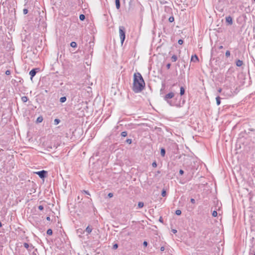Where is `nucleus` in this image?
Wrapping results in <instances>:
<instances>
[{
	"label": "nucleus",
	"instance_id": "obj_1",
	"mask_svg": "<svg viewBox=\"0 0 255 255\" xmlns=\"http://www.w3.org/2000/svg\"><path fill=\"white\" fill-rule=\"evenodd\" d=\"M145 83L141 75L137 72L134 74L132 90L135 93H139L143 90Z\"/></svg>",
	"mask_w": 255,
	"mask_h": 255
},
{
	"label": "nucleus",
	"instance_id": "obj_2",
	"mask_svg": "<svg viewBox=\"0 0 255 255\" xmlns=\"http://www.w3.org/2000/svg\"><path fill=\"white\" fill-rule=\"evenodd\" d=\"M125 33H126L125 28L123 26H120L119 27V35H120L122 44H123V42L125 39V37H126Z\"/></svg>",
	"mask_w": 255,
	"mask_h": 255
},
{
	"label": "nucleus",
	"instance_id": "obj_3",
	"mask_svg": "<svg viewBox=\"0 0 255 255\" xmlns=\"http://www.w3.org/2000/svg\"><path fill=\"white\" fill-rule=\"evenodd\" d=\"M44 147L47 149V151H51L53 149H56L57 147V144H42Z\"/></svg>",
	"mask_w": 255,
	"mask_h": 255
},
{
	"label": "nucleus",
	"instance_id": "obj_4",
	"mask_svg": "<svg viewBox=\"0 0 255 255\" xmlns=\"http://www.w3.org/2000/svg\"><path fill=\"white\" fill-rule=\"evenodd\" d=\"M35 173L38 175L41 178H44L46 177L47 172L45 170H41L36 172Z\"/></svg>",
	"mask_w": 255,
	"mask_h": 255
},
{
	"label": "nucleus",
	"instance_id": "obj_5",
	"mask_svg": "<svg viewBox=\"0 0 255 255\" xmlns=\"http://www.w3.org/2000/svg\"><path fill=\"white\" fill-rule=\"evenodd\" d=\"M174 93L173 92H170L165 96L164 99L167 101L168 99L172 98L174 97Z\"/></svg>",
	"mask_w": 255,
	"mask_h": 255
},
{
	"label": "nucleus",
	"instance_id": "obj_6",
	"mask_svg": "<svg viewBox=\"0 0 255 255\" xmlns=\"http://www.w3.org/2000/svg\"><path fill=\"white\" fill-rule=\"evenodd\" d=\"M226 21L230 25L233 24V19L231 16H229L226 17Z\"/></svg>",
	"mask_w": 255,
	"mask_h": 255
},
{
	"label": "nucleus",
	"instance_id": "obj_7",
	"mask_svg": "<svg viewBox=\"0 0 255 255\" xmlns=\"http://www.w3.org/2000/svg\"><path fill=\"white\" fill-rule=\"evenodd\" d=\"M36 71L35 69H33L31 70L29 72V75L31 76V79H32L36 74Z\"/></svg>",
	"mask_w": 255,
	"mask_h": 255
},
{
	"label": "nucleus",
	"instance_id": "obj_8",
	"mask_svg": "<svg viewBox=\"0 0 255 255\" xmlns=\"http://www.w3.org/2000/svg\"><path fill=\"white\" fill-rule=\"evenodd\" d=\"M199 59L198 56L196 55H194L192 56L191 57V61L193 62H197L198 61Z\"/></svg>",
	"mask_w": 255,
	"mask_h": 255
},
{
	"label": "nucleus",
	"instance_id": "obj_9",
	"mask_svg": "<svg viewBox=\"0 0 255 255\" xmlns=\"http://www.w3.org/2000/svg\"><path fill=\"white\" fill-rule=\"evenodd\" d=\"M236 64L238 67H241L243 65V62L241 60H238L236 62Z\"/></svg>",
	"mask_w": 255,
	"mask_h": 255
},
{
	"label": "nucleus",
	"instance_id": "obj_10",
	"mask_svg": "<svg viewBox=\"0 0 255 255\" xmlns=\"http://www.w3.org/2000/svg\"><path fill=\"white\" fill-rule=\"evenodd\" d=\"M116 8L119 9L120 8V0H115Z\"/></svg>",
	"mask_w": 255,
	"mask_h": 255
},
{
	"label": "nucleus",
	"instance_id": "obj_11",
	"mask_svg": "<svg viewBox=\"0 0 255 255\" xmlns=\"http://www.w3.org/2000/svg\"><path fill=\"white\" fill-rule=\"evenodd\" d=\"M160 154L161 156L164 157L165 155V150L163 148H161Z\"/></svg>",
	"mask_w": 255,
	"mask_h": 255
},
{
	"label": "nucleus",
	"instance_id": "obj_12",
	"mask_svg": "<svg viewBox=\"0 0 255 255\" xmlns=\"http://www.w3.org/2000/svg\"><path fill=\"white\" fill-rule=\"evenodd\" d=\"M92 228L90 227L89 226H88L86 229V232H87L88 234H90L92 232Z\"/></svg>",
	"mask_w": 255,
	"mask_h": 255
},
{
	"label": "nucleus",
	"instance_id": "obj_13",
	"mask_svg": "<svg viewBox=\"0 0 255 255\" xmlns=\"http://www.w3.org/2000/svg\"><path fill=\"white\" fill-rule=\"evenodd\" d=\"M184 93H185V89H184V87H180V95L182 96L184 94Z\"/></svg>",
	"mask_w": 255,
	"mask_h": 255
},
{
	"label": "nucleus",
	"instance_id": "obj_14",
	"mask_svg": "<svg viewBox=\"0 0 255 255\" xmlns=\"http://www.w3.org/2000/svg\"><path fill=\"white\" fill-rule=\"evenodd\" d=\"M216 100L217 105H219L221 104V98L219 96H218L216 97Z\"/></svg>",
	"mask_w": 255,
	"mask_h": 255
},
{
	"label": "nucleus",
	"instance_id": "obj_15",
	"mask_svg": "<svg viewBox=\"0 0 255 255\" xmlns=\"http://www.w3.org/2000/svg\"><path fill=\"white\" fill-rule=\"evenodd\" d=\"M21 101L23 103H25L28 101V98L26 96H23L21 97Z\"/></svg>",
	"mask_w": 255,
	"mask_h": 255
},
{
	"label": "nucleus",
	"instance_id": "obj_16",
	"mask_svg": "<svg viewBox=\"0 0 255 255\" xmlns=\"http://www.w3.org/2000/svg\"><path fill=\"white\" fill-rule=\"evenodd\" d=\"M43 121V118L42 117H39L37 118L36 120V122L37 123H41Z\"/></svg>",
	"mask_w": 255,
	"mask_h": 255
},
{
	"label": "nucleus",
	"instance_id": "obj_17",
	"mask_svg": "<svg viewBox=\"0 0 255 255\" xmlns=\"http://www.w3.org/2000/svg\"><path fill=\"white\" fill-rule=\"evenodd\" d=\"M177 60V57L176 55H174L171 57V60L172 62H175Z\"/></svg>",
	"mask_w": 255,
	"mask_h": 255
},
{
	"label": "nucleus",
	"instance_id": "obj_18",
	"mask_svg": "<svg viewBox=\"0 0 255 255\" xmlns=\"http://www.w3.org/2000/svg\"><path fill=\"white\" fill-rule=\"evenodd\" d=\"M47 234L48 235H52V234H53V231L51 229H49L47 230Z\"/></svg>",
	"mask_w": 255,
	"mask_h": 255
},
{
	"label": "nucleus",
	"instance_id": "obj_19",
	"mask_svg": "<svg viewBox=\"0 0 255 255\" xmlns=\"http://www.w3.org/2000/svg\"><path fill=\"white\" fill-rule=\"evenodd\" d=\"M66 101V97H62L60 99V102L61 103H64Z\"/></svg>",
	"mask_w": 255,
	"mask_h": 255
},
{
	"label": "nucleus",
	"instance_id": "obj_20",
	"mask_svg": "<svg viewBox=\"0 0 255 255\" xmlns=\"http://www.w3.org/2000/svg\"><path fill=\"white\" fill-rule=\"evenodd\" d=\"M144 203L142 202H139L138 203V207L139 208H141L143 207Z\"/></svg>",
	"mask_w": 255,
	"mask_h": 255
},
{
	"label": "nucleus",
	"instance_id": "obj_21",
	"mask_svg": "<svg viewBox=\"0 0 255 255\" xmlns=\"http://www.w3.org/2000/svg\"><path fill=\"white\" fill-rule=\"evenodd\" d=\"M166 195V191L165 189H163L161 192V196L162 197H165Z\"/></svg>",
	"mask_w": 255,
	"mask_h": 255
},
{
	"label": "nucleus",
	"instance_id": "obj_22",
	"mask_svg": "<svg viewBox=\"0 0 255 255\" xmlns=\"http://www.w3.org/2000/svg\"><path fill=\"white\" fill-rule=\"evenodd\" d=\"M79 18L81 20H84L85 18V16L84 14H81L79 16Z\"/></svg>",
	"mask_w": 255,
	"mask_h": 255
},
{
	"label": "nucleus",
	"instance_id": "obj_23",
	"mask_svg": "<svg viewBox=\"0 0 255 255\" xmlns=\"http://www.w3.org/2000/svg\"><path fill=\"white\" fill-rule=\"evenodd\" d=\"M70 46L72 47H76L77 46V43L75 42H72L70 43Z\"/></svg>",
	"mask_w": 255,
	"mask_h": 255
},
{
	"label": "nucleus",
	"instance_id": "obj_24",
	"mask_svg": "<svg viewBox=\"0 0 255 255\" xmlns=\"http://www.w3.org/2000/svg\"><path fill=\"white\" fill-rule=\"evenodd\" d=\"M127 131H123L121 135L122 137H126L127 135Z\"/></svg>",
	"mask_w": 255,
	"mask_h": 255
},
{
	"label": "nucleus",
	"instance_id": "obj_25",
	"mask_svg": "<svg viewBox=\"0 0 255 255\" xmlns=\"http://www.w3.org/2000/svg\"><path fill=\"white\" fill-rule=\"evenodd\" d=\"M175 214L176 215L179 216L181 214V211L180 210H177L175 211Z\"/></svg>",
	"mask_w": 255,
	"mask_h": 255
},
{
	"label": "nucleus",
	"instance_id": "obj_26",
	"mask_svg": "<svg viewBox=\"0 0 255 255\" xmlns=\"http://www.w3.org/2000/svg\"><path fill=\"white\" fill-rule=\"evenodd\" d=\"M60 121L59 119H56L54 120V124L58 125L60 123Z\"/></svg>",
	"mask_w": 255,
	"mask_h": 255
},
{
	"label": "nucleus",
	"instance_id": "obj_27",
	"mask_svg": "<svg viewBox=\"0 0 255 255\" xmlns=\"http://www.w3.org/2000/svg\"><path fill=\"white\" fill-rule=\"evenodd\" d=\"M218 215V213L216 211H214L212 213V216L214 217H217Z\"/></svg>",
	"mask_w": 255,
	"mask_h": 255
},
{
	"label": "nucleus",
	"instance_id": "obj_28",
	"mask_svg": "<svg viewBox=\"0 0 255 255\" xmlns=\"http://www.w3.org/2000/svg\"><path fill=\"white\" fill-rule=\"evenodd\" d=\"M118 244H115L113 246V249L116 250L118 248Z\"/></svg>",
	"mask_w": 255,
	"mask_h": 255
},
{
	"label": "nucleus",
	"instance_id": "obj_29",
	"mask_svg": "<svg viewBox=\"0 0 255 255\" xmlns=\"http://www.w3.org/2000/svg\"><path fill=\"white\" fill-rule=\"evenodd\" d=\"M23 246L24 247V248H25L26 249H28L29 246L28 245V244L26 243H24L23 244Z\"/></svg>",
	"mask_w": 255,
	"mask_h": 255
},
{
	"label": "nucleus",
	"instance_id": "obj_30",
	"mask_svg": "<svg viewBox=\"0 0 255 255\" xmlns=\"http://www.w3.org/2000/svg\"><path fill=\"white\" fill-rule=\"evenodd\" d=\"M225 55H226V57H229L230 56V52L229 50H227L226 52Z\"/></svg>",
	"mask_w": 255,
	"mask_h": 255
},
{
	"label": "nucleus",
	"instance_id": "obj_31",
	"mask_svg": "<svg viewBox=\"0 0 255 255\" xmlns=\"http://www.w3.org/2000/svg\"><path fill=\"white\" fill-rule=\"evenodd\" d=\"M23 13L24 14H26L28 13V10L26 8H24L23 10Z\"/></svg>",
	"mask_w": 255,
	"mask_h": 255
},
{
	"label": "nucleus",
	"instance_id": "obj_32",
	"mask_svg": "<svg viewBox=\"0 0 255 255\" xmlns=\"http://www.w3.org/2000/svg\"><path fill=\"white\" fill-rule=\"evenodd\" d=\"M174 17H172V16H171V17H170L169 18V21L170 22H173V21H174Z\"/></svg>",
	"mask_w": 255,
	"mask_h": 255
},
{
	"label": "nucleus",
	"instance_id": "obj_33",
	"mask_svg": "<svg viewBox=\"0 0 255 255\" xmlns=\"http://www.w3.org/2000/svg\"><path fill=\"white\" fill-rule=\"evenodd\" d=\"M241 148V144H235V149H237L238 148Z\"/></svg>",
	"mask_w": 255,
	"mask_h": 255
},
{
	"label": "nucleus",
	"instance_id": "obj_34",
	"mask_svg": "<svg viewBox=\"0 0 255 255\" xmlns=\"http://www.w3.org/2000/svg\"><path fill=\"white\" fill-rule=\"evenodd\" d=\"M38 208L39 210H43V209H44V207L42 205H39L38 207Z\"/></svg>",
	"mask_w": 255,
	"mask_h": 255
},
{
	"label": "nucleus",
	"instance_id": "obj_35",
	"mask_svg": "<svg viewBox=\"0 0 255 255\" xmlns=\"http://www.w3.org/2000/svg\"><path fill=\"white\" fill-rule=\"evenodd\" d=\"M10 73H11V72H10V70H6V71H5V74H6V75H10Z\"/></svg>",
	"mask_w": 255,
	"mask_h": 255
},
{
	"label": "nucleus",
	"instance_id": "obj_36",
	"mask_svg": "<svg viewBox=\"0 0 255 255\" xmlns=\"http://www.w3.org/2000/svg\"><path fill=\"white\" fill-rule=\"evenodd\" d=\"M152 165L153 167H157V163L156 161H154L152 163Z\"/></svg>",
	"mask_w": 255,
	"mask_h": 255
},
{
	"label": "nucleus",
	"instance_id": "obj_37",
	"mask_svg": "<svg viewBox=\"0 0 255 255\" xmlns=\"http://www.w3.org/2000/svg\"><path fill=\"white\" fill-rule=\"evenodd\" d=\"M178 43L180 45H181L183 44V41L182 40V39H179L178 41Z\"/></svg>",
	"mask_w": 255,
	"mask_h": 255
},
{
	"label": "nucleus",
	"instance_id": "obj_38",
	"mask_svg": "<svg viewBox=\"0 0 255 255\" xmlns=\"http://www.w3.org/2000/svg\"><path fill=\"white\" fill-rule=\"evenodd\" d=\"M126 141L128 143H131L132 142V140L131 139H127L126 140Z\"/></svg>",
	"mask_w": 255,
	"mask_h": 255
},
{
	"label": "nucleus",
	"instance_id": "obj_39",
	"mask_svg": "<svg viewBox=\"0 0 255 255\" xmlns=\"http://www.w3.org/2000/svg\"><path fill=\"white\" fill-rule=\"evenodd\" d=\"M191 202L192 203V204H195V200L193 198H192L191 199V200H190Z\"/></svg>",
	"mask_w": 255,
	"mask_h": 255
},
{
	"label": "nucleus",
	"instance_id": "obj_40",
	"mask_svg": "<svg viewBox=\"0 0 255 255\" xmlns=\"http://www.w3.org/2000/svg\"><path fill=\"white\" fill-rule=\"evenodd\" d=\"M143 245L144 247H146L147 246V242L146 241H144L143 243Z\"/></svg>",
	"mask_w": 255,
	"mask_h": 255
},
{
	"label": "nucleus",
	"instance_id": "obj_41",
	"mask_svg": "<svg viewBox=\"0 0 255 255\" xmlns=\"http://www.w3.org/2000/svg\"><path fill=\"white\" fill-rule=\"evenodd\" d=\"M183 173H184V171H183V170H182V169H180V170H179V174H180V175H183Z\"/></svg>",
	"mask_w": 255,
	"mask_h": 255
},
{
	"label": "nucleus",
	"instance_id": "obj_42",
	"mask_svg": "<svg viewBox=\"0 0 255 255\" xmlns=\"http://www.w3.org/2000/svg\"><path fill=\"white\" fill-rule=\"evenodd\" d=\"M83 192H84L85 194L90 195V193L88 191L83 190Z\"/></svg>",
	"mask_w": 255,
	"mask_h": 255
},
{
	"label": "nucleus",
	"instance_id": "obj_43",
	"mask_svg": "<svg viewBox=\"0 0 255 255\" xmlns=\"http://www.w3.org/2000/svg\"><path fill=\"white\" fill-rule=\"evenodd\" d=\"M108 196H109V197H110V198H111V197H112L113 196V193H109V194H108Z\"/></svg>",
	"mask_w": 255,
	"mask_h": 255
},
{
	"label": "nucleus",
	"instance_id": "obj_44",
	"mask_svg": "<svg viewBox=\"0 0 255 255\" xmlns=\"http://www.w3.org/2000/svg\"><path fill=\"white\" fill-rule=\"evenodd\" d=\"M172 232L173 233L176 234L177 233V230H175V229H172Z\"/></svg>",
	"mask_w": 255,
	"mask_h": 255
},
{
	"label": "nucleus",
	"instance_id": "obj_45",
	"mask_svg": "<svg viewBox=\"0 0 255 255\" xmlns=\"http://www.w3.org/2000/svg\"><path fill=\"white\" fill-rule=\"evenodd\" d=\"M170 66H171L170 64H169V63L167 64L166 65L167 69H169L170 67Z\"/></svg>",
	"mask_w": 255,
	"mask_h": 255
},
{
	"label": "nucleus",
	"instance_id": "obj_46",
	"mask_svg": "<svg viewBox=\"0 0 255 255\" xmlns=\"http://www.w3.org/2000/svg\"><path fill=\"white\" fill-rule=\"evenodd\" d=\"M159 221L160 222L163 223V219H162V217H160Z\"/></svg>",
	"mask_w": 255,
	"mask_h": 255
},
{
	"label": "nucleus",
	"instance_id": "obj_47",
	"mask_svg": "<svg viewBox=\"0 0 255 255\" xmlns=\"http://www.w3.org/2000/svg\"><path fill=\"white\" fill-rule=\"evenodd\" d=\"M46 220L47 221H50V217L49 216H48L46 217Z\"/></svg>",
	"mask_w": 255,
	"mask_h": 255
},
{
	"label": "nucleus",
	"instance_id": "obj_48",
	"mask_svg": "<svg viewBox=\"0 0 255 255\" xmlns=\"http://www.w3.org/2000/svg\"><path fill=\"white\" fill-rule=\"evenodd\" d=\"M160 250L161 251H163L164 250V247H161V248H160Z\"/></svg>",
	"mask_w": 255,
	"mask_h": 255
},
{
	"label": "nucleus",
	"instance_id": "obj_49",
	"mask_svg": "<svg viewBox=\"0 0 255 255\" xmlns=\"http://www.w3.org/2000/svg\"><path fill=\"white\" fill-rule=\"evenodd\" d=\"M218 92L219 93H221L222 92V89L221 88H219L218 90Z\"/></svg>",
	"mask_w": 255,
	"mask_h": 255
},
{
	"label": "nucleus",
	"instance_id": "obj_50",
	"mask_svg": "<svg viewBox=\"0 0 255 255\" xmlns=\"http://www.w3.org/2000/svg\"><path fill=\"white\" fill-rule=\"evenodd\" d=\"M223 48V46H219V48L220 49H222Z\"/></svg>",
	"mask_w": 255,
	"mask_h": 255
},
{
	"label": "nucleus",
	"instance_id": "obj_51",
	"mask_svg": "<svg viewBox=\"0 0 255 255\" xmlns=\"http://www.w3.org/2000/svg\"><path fill=\"white\" fill-rule=\"evenodd\" d=\"M2 226V224L0 222V227H1Z\"/></svg>",
	"mask_w": 255,
	"mask_h": 255
},
{
	"label": "nucleus",
	"instance_id": "obj_52",
	"mask_svg": "<svg viewBox=\"0 0 255 255\" xmlns=\"http://www.w3.org/2000/svg\"><path fill=\"white\" fill-rule=\"evenodd\" d=\"M78 200H79V199H80V197H79V196H78Z\"/></svg>",
	"mask_w": 255,
	"mask_h": 255
},
{
	"label": "nucleus",
	"instance_id": "obj_53",
	"mask_svg": "<svg viewBox=\"0 0 255 255\" xmlns=\"http://www.w3.org/2000/svg\"><path fill=\"white\" fill-rule=\"evenodd\" d=\"M255 1V0H254Z\"/></svg>",
	"mask_w": 255,
	"mask_h": 255
},
{
	"label": "nucleus",
	"instance_id": "obj_54",
	"mask_svg": "<svg viewBox=\"0 0 255 255\" xmlns=\"http://www.w3.org/2000/svg\"><path fill=\"white\" fill-rule=\"evenodd\" d=\"M254 255H255V254H254Z\"/></svg>",
	"mask_w": 255,
	"mask_h": 255
}]
</instances>
